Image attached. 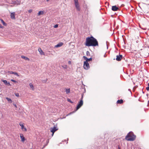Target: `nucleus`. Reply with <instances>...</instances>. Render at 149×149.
<instances>
[{
	"instance_id": "obj_34",
	"label": "nucleus",
	"mask_w": 149,
	"mask_h": 149,
	"mask_svg": "<svg viewBox=\"0 0 149 149\" xmlns=\"http://www.w3.org/2000/svg\"><path fill=\"white\" fill-rule=\"evenodd\" d=\"M58 27V24H56L54 26V27L55 28H56Z\"/></svg>"
},
{
	"instance_id": "obj_32",
	"label": "nucleus",
	"mask_w": 149,
	"mask_h": 149,
	"mask_svg": "<svg viewBox=\"0 0 149 149\" xmlns=\"http://www.w3.org/2000/svg\"><path fill=\"white\" fill-rule=\"evenodd\" d=\"M32 9H30L28 10V12L29 13H31L32 12Z\"/></svg>"
},
{
	"instance_id": "obj_30",
	"label": "nucleus",
	"mask_w": 149,
	"mask_h": 149,
	"mask_svg": "<svg viewBox=\"0 0 149 149\" xmlns=\"http://www.w3.org/2000/svg\"><path fill=\"white\" fill-rule=\"evenodd\" d=\"M86 55L87 56H90V53L88 51H87L86 52Z\"/></svg>"
},
{
	"instance_id": "obj_9",
	"label": "nucleus",
	"mask_w": 149,
	"mask_h": 149,
	"mask_svg": "<svg viewBox=\"0 0 149 149\" xmlns=\"http://www.w3.org/2000/svg\"><path fill=\"white\" fill-rule=\"evenodd\" d=\"M83 58H84V59L86 60V61H85L84 62H88V61H92V57L88 58L86 56H84Z\"/></svg>"
},
{
	"instance_id": "obj_4",
	"label": "nucleus",
	"mask_w": 149,
	"mask_h": 149,
	"mask_svg": "<svg viewBox=\"0 0 149 149\" xmlns=\"http://www.w3.org/2000/svg\"><path fill=\"white\" fill-rule=\"evenodd\" d=\"M83 100H80V101L78 102L77 105L76 107V110L77 111L83 105Z\"/></svg>"
},
{
	"instance_id": "obj_27",
	"label": "nucleus",
	"mask_w": 149,
	"mask_h": 149,
	"mask_svg": "<svg viewBox=\"0 0 149 149\" xmlns=\"http://www.w3.org/2000/svg\"><path fill=\"white\" fill-rule=\"evenodd\" d=\"M148 86L146 87V89L147 91H149V82L148 83Z\"/></svg>"
},
{
	"instance_id": "obj_8",
	"label": "nucleus",
	"mask_w": 149,
	"mask_h": 149,
	"mask_svg": "<svg viewBox=\"0 0 149 149\" xmlns=\"http://www.w3.org/2000/svg\"><path fill=\"white\" fill-rule=\"evenodd\" d=\"M116 60L118 61H120L122 58L123 56L122 55L119 54L118 55H117Z\"/></svg>"
},
{
	"instance_id": "obj_15",
	"label": "nucleus",
	"mask_w": 149,
	"mask_h": 149,
	"mask_svg": "<svg viewBox=\"0 0 149 149\" xmlns=\"http://www.w3.org/2000/svg\"><path fill=\"white\" fill-rule=\"evenodd\" d=\"M14 1V4H19L20 3V0H15Z\"/></svg>"
},
{
	"instance_id": "obj_18",
	"label": "nucleus",
	"mask_w": 149,
	"mask_h": 149,
	"mask_svg": "<svg viewBox=\"0 0 149 149\" xmlns=\"http://www.w3.org/2000/svg\"><path fill=\"white\" fill-rule=\"evenodd\" d=\"M21 58H22L24 59L25 60H27L28 61H29L30 60L27 57L23 55L21 56Z\"/></svg>"
},
{
	"instance_id": "obj_11",
	"label": "nucleus",
	"mask_w": 149,
	"mask_h": 149,
	"mask_svg": "<svg viewBox=\"0 0 149 149\" xmlns=\"http://www.w3.org/2000/svg\"><path fill=\"white\" fill-rule=\"evenodd\" d=\"M20 136L21 139V141L22 142H24L26 140V139L24 136L23 134H20Z\"/></svg>"
},
{
	"instance_id": "obj_47",
	"label": "nucleus",
	"mask_w": 149,
	"mask_h": 149,
	"mask_svg": "<svg viewBox=\"0 0 149 149\" xmlns=\"http://www.w3.org/2000/svg\"><path fill=\"white\" fill-rule=\"evenodd\" d=\"M64 141H66V140H64Z\"/></svg>"
},
{
	"instance_id": "obj_7",
	"label": "nucleus",
	"mask_w": 149,
	"mask_h": 149,
	"mask_svg": "<svg viewBox=\"0 0 149 149\" xmlns=\"http://www.w3.org/2000/svg\"><path fill=\"white\" fill-rule=\"evenodd\" d=\"M58 130L56 127H54L53 128L51 127L50 128V132L52 133H54L56 131Z\"/></svg>"
},
{
	"instance_id": "obj_3",
	"label": "nucleus",
	"mask_w": 149,
	"mask_h": 149,
	"mask_svg": "<svg viewBox=\"0 0 149 149\" xmlns=\"http://www.w3.org/2000/svg\"><path fill=\"white\" fill-rule=\"evenodd\" d=\"M74 0V4L76 9L77 10L80 11V8L79 5L78 0Z\"/></svg>"
},
{
	"instance_id": "obj_6",
	"label": "nucleus",
	"mask_w": 149,
	"mask_h": 149,
	"mask_svg": "<svg viewBox=\"0 0 149 149\" xmlns=\"http://www.w3.org/2000/svg\"><path fill=\"white\" fill-rule=\"evenodd\" d=\"M20 126L21 127V129L23 130V131L26 132L27 131V129L24 127V124L22 123V122L19 123V124Z\"/></svg>"
},
{
	"instance_id": "obj_5",
	"label": "nucleus",
	"mask_w": 149,
	"mask_h": 149,
	"mask_svg": "<svg viewBox=\"0 0 149 149\" xmlns=\"http://www.w3.org/2000/svg\"><path fill=\"white\" fill-rule=\"evenodd\" d=\"M84 68L86 70H88L90 68L88 62H84Z\"/></svg>"
},
{
	"instance_id": "obj_16",
	"label": "nucleus",
	"mask_w": 149,
	"mask_h": 149,
	"mask_svg": "<svg viewBox=\"0 0 149 149\" xmlns=\"http://www.w3.org/2000/svg\"><path fill=\"white\" fill-rule=\"evenodd\" d=\"M29 85L30 88L32 89V90L34 91L35 89V88L32 84L31 83H30L29 84Z\"/></svg>"
},
{
	"instance_id": "obj_38",
	"label": "nucleus",
	"mask_w": 149,
	"mask_h": 149,
	"mask_svg": "<svg viewBox=\"0 0 149 149\" xmlns=\"http://www.w3.org/2000/svg\"><path fill=\"white\" fill-rule=\"evenodd\" d=\"M137 87V86H135L133 88V89H136Z\"/></svg>"
},
{
	"instance_id": "obj_35",
	"label": "nucleus",
	"mask_w": 149,
	"mask_h": 149,
	"mask_svg": "<svg viewBox=\"0 0 149 149\" xmlns=\"http://www.w3.org/2000/svg\"><path fill=\"white\" fill-rule=\"evenodd\" d=\"M15 95L17 97H19V94L18 93H16L15 94Z\"/></svg>"
},
{
	"instance_id": "obj_43",
	"label": "nucleus",
	"mask_w": 149,
	"mask_h": 149,
	"mask_svg": "<svg viewBox=\"0 0 149 149\" xmlns=\"http://www.w3.org/2000/svg\"><path fill=\"white\" fill-rule=\"evenodd\" d=\"M118 149H120V148L119 146H118Z\"/></svg>"
},
{
	"instance_id": "obj_39",
	"label": "nucleus",
	"mask_w": 149,
	"mask_h": 149,
	"mask_svg": "<svg viewBox=\"0 0 149 149\" xmlns=\"http://www.w3.org/2000/svg\"><path fill=\"white\" fill-rule=\"evenodd\" d=\"M14 106L16 108H17V105H16L15 104H13Z\"/></svg>"
},
{
	"instance_id": "obj_36",
	"label": "nucleus",
	"mask_w": 149,
	"mask_h": 149,
	"mask_svg": "<svg viewBox=\"0 0 149 149\" xmlns=\"http://www.w3.org/2000/svg\"><path fill=\"white\" fill-rule=\"evenodd\" d=\"M0 28L3 29V26H2L1 24H0Z\"/></svg>"
},
{
	"instance_id": "obj_37",
	"label": "nucleus",
	"mask_w": 149,
	"mask_h": 149,
	"mask_svg": "<svg viewBox=\"0 0 149 149\" xmlns=\"http://www.w3.org/2000/svg\"><path fill=\"white\" fill-rule=\"evenodd\" d=\"M68 63L69 64H70V65L71 64V61H68Z\"/></svg>"
},
{
	"instance_id": "obj_40",
	"label": "nucleus",
	"mask_w": 149,
	"mask_h": 149,
	"mask_svg": "<svg viewBox=\"0 0 149 149\" xmlns=\"http://www.w3.org/2000/svg\"><path fill=\"white\" fill-rule=\"evenodd\" d=\"M123 36H123H123H122V37H123V41H124V44H125V42L124 39V38H123Z\"/></svg>"
},
{
	"instance_id": "obj_22",
	"label": "nucleus",
	"mask_w": 149,
	"mask_h": 149,
	"mask_svg": "<svg viewBox=\"0 0 149 149\" xmlns=\"http://www.w3.org/2000/svg\"><path fill=\"white\" fill-rule=\"evenodd\" d=\"M65 92H66V94H68L70 92V88L69 89H65Z\"/></svg>"
},
{
	"instance_id": "obj_21",
	"label": "nucleus",
	"mask_w": 149,
	"mask_h": 149,
	"mask_svg": "<svg viewBox=\"0 0 149 149\" xmlns=\"http://www.w3.org/2000/svg\"><path fill=\"white\" fill-rule=\"evenodd\" d=\"M6 99L9 103H11L12 102V100L10 98L7 97L6 98Z\"/></svg>"
},
{
	"instance_id": "obj_19",
	"label": "nucleus",
	"mask_w": 149,
	"mask_h": 149,
	"mask_svg": "<svg viewBox=\"0 0 149 149\" xmlns=\"http://www.w3.org/2000/svg\"><path fill=\"white\" fill-rule=\"evenodd\" d=\"M0 20L4 26H6L7 25V24L4 22L3 19H0Z\"/></svg>"
},
{
	"instance_id": "obj_48",
	"label": "nucleus",
	"mask_w": 149,
	"mask_h": 149,
	"mask_svg": "<svg viewBox=\"0 0 149 149\" xmlns=\"http://www.w3.org/2000/svg\"><path fill=\"white\" fill-rule=\"evenodd\" d=\"M68 142L67 141L66 143L67 144L68 143Z\"/></svg>"
},
{
	"instance_id": "obj_29",
	"label": "nucleus",
	"mask_w": 149,
	"mask_h": 149,
	"mask_svg": "<svg viewBox=\"0 0 149 149\" xmlns=\"http://www.w3.org/2000/svg\"><path fill=\"white\" fill-rule=\"evenodd\" d=\"M11 81H12V82H14L15 83L17 82V81H16V80H14V79H11Z\"/></svg>"
},
{
	"instance_id": "obj_12",
	"label": "nucleus",
	"mask_w": 149,
	"mask_h": 149,
	"mask_svg": "<svg viewBox=\"0 0 149 149\" xmlns=\"http://www.w3.org/2000/svg\"><path fill=\"white\" fill-rule=\"evenodd\" d=\"M15 13L14 12L11 13L10 14L11 18L12 19H15Z\"/></svg>"
},
{
	"instance_id": "obj_42",
	"label": "nucleus",
	"mask_w": 149,
	"mask_h": 149,
	"mask_svg": "<svg viewBox=\"0 0 149 149\" xmlns=\"http://www.w3.org/2000/svg\"><path fill=\"white\" fill-rule=\"evenodd\" d=\"M54 133H52V136H53V135H54Z\"/></svg>"
},
{
	"instance_id": "obj_17",
	"label": "nucleus",
	"mask_w": 149,
	"mask_h": 149,
	"mask_svg": "<svg viewBox=\"0 0 149 149\" xmlns=\"http://www.w3.org/2000/svg\"><path fill=\"white\" fill-rule=\"evenodd\" d=\"M123 100L121 99L120 100H118L117 102V103L119 104H121L123 103Z\"/></svg>"
},
{
	"instance_id": "obj_2",
	"label": "nucleus",
	"mask_w": 149,
	"mask_h": 149,
	"mask_svg": "<svg viewBox=\"0 0 149 149\" xmlns=\"http://www.w3.org/2000/svg\"><path fill=\"white\" fill-rule=\"evenodd\" d=\"M136 138V136L134 135L132 132H130L125 137V139L127 141H134Z\"/></svg>"
},
{
	"instance_id": "obj_26",
	"label": "nucleus",
	"mask_w": 149,
	"mask_h": 149,
	"mask_svg": "<svg viewBox=\"0 0 149 149\" xmlns=\"http://www.w3.org/2000/svg\"><path fill=\"white\" fill-rule=\"evenodd\" d=\"M9 1L10 2V3L11 4H14V1L12 0H9Z\"/></svg>"
},
{
	"instance_id": "obj_13",
	"label": "nucleus",
	"mask_w": 149,
	"mask_h": 149,
	"mask_svg": "<svg viewBox=\"0 0 149 149\" xmlns=\"http://www.w3.org/2000/svg\"><path fill=\"white\" fill-rule=\"evenodd\" d=\"M63 45V43L62 42H60L55 46V47H58L61 46Z\"/></svg>"
},
{
	"instance_id": "obj_23",
	"label": "nucleus",
	"mask_w": 149,
	"mask_h": 149,
	"mask_svg": "<svg viewBox=\"0 0 149 149\" xmlns=\"http://www.w3.org/2000/svg\"><path fill=\"white\" fill-rule=\"evenodd\" d=\"M1 81L3 82L6 85L7 84V81L6 80H4L3 79H2L1 80Z\"/></svg>"
},
{
	"instance_id": "obj_24",
	"label": "nucleus",
	"mask_w": 149,
	"mask_h": 149,
	"mask_svg": "<svg viewBox=\"0 0 149 149\" xmlns=\"http://www.w3.org/2000/svg\"><path fill=\"white\" fill-rule=\"evenodd\" d=\"M67 101L72 104L73 103V102H72L70 99L68 98L67 99Z\"/></svg>"
},
{
	"instance_id": "obj_31",
	"label": "nucleus",
	"mask_w": 149,
	"mask_h": 149,
	"mask_svg": "<svg viewBox=\"0 0 149 149\" xmlns=\"http://www.w3.org/2000/svg\"><path fill=\"white\" fill-rule=\"evenodd\" d=\"M84 94H81V100H83V98Z\"/></svg>"
},
{
	"instance_id": "obj_45",
	"label": "nucleus",
	"mask_w": 149,
	"mask_h": 149,
	"mask_svg": "<svg viewBox=\"0 0 149 149\" xmlns=\"http://www.w3.org/2000/svg\"><path fill=\"white\" fill-rule=\"evenodd\" d=\"M142 93H144V92H143V91H142Z\"/></svg>"
},
{
	"instance_id": "obj_41",
	"label": "nucleus",
	"mask_w": 149,
	"mask_h": 149,
	"mask_svg": "<svg viewBox=\"0 0 149 149\" xmlns=\"http://www.w3.org/2000/svg\"><path fill=\"white\" fill-rule=\"evenodd\" d=\"M128 90H129V91H130V92H131V93H132V92H131V91H130V89H128Z\"/></svg>"
},
{
	"instance_id": "obj_1",
	"label": "nucleus",
	"mask_w": 149,
	"mask_h": 149,
	"mask_svg": "<svg viewBox=\"0 0 149 149\" xmlns=\"http://www.w3.org/2000/svg\"><path fill=\"white\" fill-rule=\"evenodd\" d=\"M86 46L95 47L98 46V42L96 39L93 36L88 37L86 38L85 43Z\"/></svg>"
},
{
	"instance_id": "obj_14",
	"label": "nucleus",
	"mask_w": 149,
	"mask_h": 149,
	"mask_svg": "<svg viewBox=\"0 0 149 149\" xmlns=\"http://www.w3.org/2000/svg\"><path fill=\"white\" fill-rule=\"evenodd\" d=\"M38 51L41 55H45L44 53L42 51L41 48H39L38 49Z\"/></svg>"
},
{
	"instance_id": "obj_33",
	"label": "nucleus",
	"mask_w": 149,
	"mask_h": 149,
	"mask_svg": "<svg viewBox=\"0 0 149 149\" xmlns=\"http://www.w3.org/2000/svg\"><path fill=\"white\" fill-rule=\"evenodd\" d=\"M6 85H8V86H11V84H10V83L9 82H7V84Z\"/></svg>"
},
{
	"instance_id": "obj_44",
	"label": "nucleus",
	"mask_w": 149,
	"mask_h": 149,
	"mask_svg": "<svg viewBox=\"0 0 149 149\" xmlns=\"http://www.w3.org/2000/svg\"><path fill=\"white\" fill-rule=\"evenodd\" d=\"M148 94H146V96H147V97H148Z\"/></svg>"
},
{
	"instance_id": "obj_28",
	"label": "nucleus",
	"mask_w": 149,
	"mask_h": 149,
	"mask_svg": "<svg viewBox=\"0 0 149 149\" xmlns=\"http://www.w3.org/2000/svg\"><path fill=\"white\" fill-rule=\"evenodd\" d=\"M8 73H9L10 74H13V71H8Z\"/></svg>"
},
{
	"instance_id": "obj_20",
	"label": "nucleus",
	"mask_w": 149,
	"mask_h": 149,
	"mask_svg": "<svg viewBox=\"0 0 149 149\" xmlns=\"http://www.w3.org/2000/svg\"><path fill=\"white\" fill-rule=\"evenodd\" d=\"M44 13V12L43 11H39L38 13V15H42Z\"/></svg>"
},
{
	"instance_id": "obj_10",
	"label": "nucleus",
	"mask_w": 149,
	"mask_h": 149,
	"mask_svg": "<svg viewBox=\"0 0 149 149\" xmlns=\"http://www.w3.org/2000/svg\"><path fill=\"white\" fill-rule=\"evenodd\" d=\"M111 9L113 11H115L119 10V8L115 5L112 6Z\"/></svg>"
},
{
	"instance_id": "obj_25",
	"label": "nucleus",
	"mask_w": 149,
	"mask_h": 149,
	"mask_svg": "<svg viewBox=\"0 0 149 149\" xmlns=\"http://www.w3.org/2000/svg\"><path fill=\"white\" fill-rule=\"evenodd\" d=\"M13 74H14L15 75H16L17 77H19V75L18 74V73H17L16 72H13Z\"/></svg>"
},
{
	"instance_id": "obj_46",
	"label": "nucleus",
	"mask_w": 149,
	"mask_h": 149,
	"mask_svg": "<svg viewBox=\"0 0 149 149\" xmlns=\"http://www.w3.org/2000/svg\"><path fill=\"white\" fill-rule=\"evenodd\" d=\"M49 0H46V1H49Z\"/></svg>"
}]
</instances>
